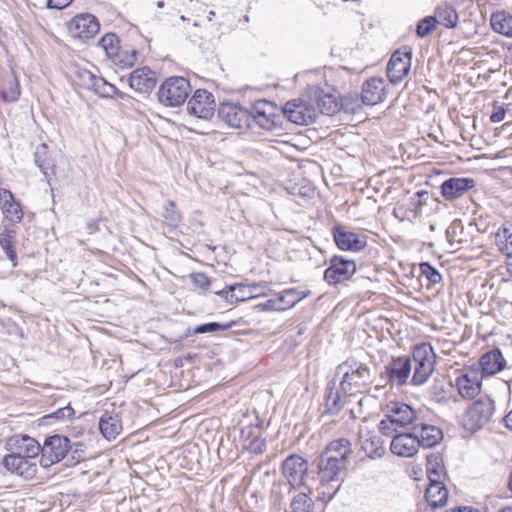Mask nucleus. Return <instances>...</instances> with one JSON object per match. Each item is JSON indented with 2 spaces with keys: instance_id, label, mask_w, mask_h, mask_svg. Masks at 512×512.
<instances>
[{
  "instance_id": "obj_1",
  "label": "nucleus",
  "mask_w": 512,
  "mask_h": 512,
  "mask_svg": "<svg viewBox=\"0 0 512 512\" xmlns=\"http://www.w3.org/2000/svg\"><path fill=\"white\" fill-rule=\"evenodd\" d=\"M351 452L350 441L339 438L331 441L317 457V475L323 489L330 483L339 482L347 474Z\"/></svg>"
},
{
  "instance_id": "obj_11",
  "label": "nucleus",
  "mask_w": 512,
  "mask_h": 512,
  "mask_svg": "<svg viewBox=\"0 0 512 512\" xmlns=\"http://www.w3.org/2000/svg\"><path fill=\"white\" fill-rule=\"evenodd\" d=\"M382 411L385 417L392 420L399 427H405L410 424H416L417 413L412 406L399 402L388 401L382 405Z\"/></svg>"
},
{
  "instance_id": "obj_52",
  "label": "nucleus",
  "mask_w": 512,
  "mask_h": 512,
  "mask_svg": "<svg viewBox=\"0 0 512 512\" xmlns=\"http://www.w3.org/2000/svg\"><path fill=\"white\" fill-rule=\"evenodd\" d=\"M399 426L392 422L391 419L385 417L379 423V430L383 435L391 436Z\"/></svg>"
},
{
  "instance_id": "obj_53",
  "label": "nucleus",
  "mask_w": 512,
  "mask_h": 512,
  "mask_svg": "<svg viewBox=\"0 0 512 512\" xmlns=\"http://www.w3.org/2000/svg\"><path fill=\"white\" fill-rule=\"evenodd\" d=\"M192 282L195 286L202 290L208 289L210 285L209 278L203 273H195L191 275Z\"/></svg>"
},
{
  "instance_id": "obj_58",
  "label": "nucleus",
  "mask_w": 512,
  "mask_h": 512,
  "mask_svg": "<svg viewBox=\"0 0 512 512\" xmlns=\"http://www.w3.org/2000/svg\"><path fill=\"white\" fill-rule=\"evenodd\" d=\"M72 0H48L47 6L54 9H63L67 7Z\"/></svg>"
},
{
  "instance_id": "obj_8",
  "label": "nucleus",
  "mask_w": 512,
  "mask_h": 512,
  "mask_svg": "<svg viewBox=\"0 0 512 512\" xmlns=\"http://www.w3.org/2000/svg\"><path fill=\"white\" fill-rule=\"evenodd\" d=\"M494 403L490 398H481L474 402L466 411L464 426L468 430L477 431L487 424L493 414Z\"/></svg>"
},
{
  "instance_id": "obj_14",
  "label": "nucleus",
  "mask_w": 512,
  "mask_h": 512,
  "mask_svg": "<svg viewBox=\"0 0 512 512\" xmlns=\"http://www.w3.org/2000/svg\"><path fill=\"white\" fill-rule=\"evenodd\" d=\"M68 30L73 38L85 41L92 38L99 31V23L92 14H80L69 22Z\"/></svg>"
},
{
  "instance_id": "obj_43",
  "label": "nucleus",
  "mask_w": 512,
  "mask_h": 512,
  "mask_svg": "<svg viewBox=\"0 0 512 512\" xmlns=\"http://www.w3.org/2000/svg\"><path fill=\"white\" fill-rule=\"evenodd\" d=\"M419 271L421 276H425L432 284H437L442 280L439 271L433 267L429 262H422L419 264Z\"/></svg>"
},
{
  "instance_id": "obj_25",
  "label": "nucleus",
  "mask_w": 512,
  "mask_h": 512,
  "mask_svg": "<svg viewBox=\"0 0 512 512\" xmlns=\"http://www.w3.org/2000/svg\"><path fill=\"white\" fill-rule=\"evenodd\" d=\"M0 208L4 218L11 223H18L23 218V211L13 194L7 189H0Z\"/></svg>"
},
{
  "instance_id": "obj_16",
  "label": "nucleus",
  "mask_w": 512,
  "mask_h": 512,
  "mask_svg": "<svg viewBox=\"0 0 512 512\" xmlns=\"http://www.w3.org/2000/svg\"><path fill=\"white\" fill-rule=\"evenodd\" d=\"M3 465L12 474L25 479L34 478L38 470L37 461L22 458L12 453L3 458Z\"/></svg>"
},
{
  "instance_id": "obj_5",
  "label": "nucleus",
  "mask_w": 512,
  "mask_h": 512,
  "mask_svg": "<svg viewBox=\"0 0 512 512\" xmlns=\"http://www.w3.org/2000/svg\"><path fill=\"white\" fill-rule=\"evenodd\" d=\"M190 83L180 76L167 78L158 89V99L165 106L175 107L184 103L190 93Z\"/></svg>"
},
{
  "instance_id": "obj_57",
  "label": "nucleus",
  "mask_w": 512,
  "mask_h": 512,
  "mask_svg": "<svg viewBox=\"0 0 512 512\" xmlns=\"http://www.w3.org/2000/svg\"><path fill=\"white\" fill-rule=\"evenodd\" d=\"M107 83L108 82L104 78L96 77L91 90H93L96 94L101 95L103 94V89Z\"/></svg>"
},
{
  "instance_id": "obj_46",
  "label": "nucleus",
  "mask_w": 512,
  "mask_h": 512,
  "mask_svg": "<svg viewBox=\"0 0 512 512\" xmlns=\"http://www.w3.org/2000/svg\"><path fill=\"white\" fill-rule=\"evenodd\" d=\"M76 75L79 85L85 89L91 90L97 76L85 69L78 70Z\"/></svg>"
},
{
  "instance_id": "obj_39",
  "label": "nucleus",
  "mask_w": 512,
  "mask_h": 512,
  "mask_svg": "<svg viewBox=\"0 0 512 512\" xmlns=\"http://www.w3.org/2000/svg\"><path fill=\"white\" fill-rule=\"evenodd\" d=\"M334 241L337 247L341 250L352 249V233L345 230V227L336 224L332 229Z\"/></svg>"
},
{
  "instance_id": "obj_23",
  "label": "nucleus",
  "mask_w": 512,
  "mask_h": 512,
  "mask_svg": "<svg viewBox=\"0 0 512 512\" xmlns=\"http://www.w3.org/2000/svg\"><path fill=\"white\" fill-rule=\"evenodd\" d=\"M483 376H493L506 367V360L499 348L484 353L479 359Z\"/></svg>"
},
{
  "instance_id": "obj_2",
  "label": "nucleus",
  "mask_w": 512,
  "mask_h": 512,
  "mask_svg": "<svg viewBox=\"0 0 512 512\" xmlns=\"http://www.w3.org/2000/svg\"><path fill=\"white\" fill-rule=\"evenodd\" d=\"M315 100L314 103L304 102L302 100L288 101L284 106V112L287 118L298 125H308L315 121L318 113L332 115L338 109V102L335 96L331 94H324L323 91L317 87L312 88L310 91V100Z\"/></svg>"
},
{
  "instance_id": "obj_13",
  "label": "nucleus",
  "mask_w": 512,
  "mask_h": 512,
  "mask_svg": "<svg viewBox=\"0 0 512 512\" xmlns=\"http://www.w3.org/2000/svg\"><path fill=\"white\" fill-rule=\"evenodd\" d=\"M283 474L292 489L304 484L308 472V462L299 455H290L283 462Z\"/></svg>"
},
{
  "instance_id": "obj_50",
  "label": "nucleus",
  "mask_w": 512,
  "mask_h": 512,
  "mask_svg": "<svg viewBox=\"0 0 512 512\" xmlns=\"http://www.w3.org/2000/svg\"><path fill=\"white\" fill-rule=\"evenodd\" d=\"M369 238L370 237L364 232H360V233L354 232V240H353L354 253L368 247L369 246L368 245Z\"/></svg>"
},
{
  "instance_id": "obj_48",
  "label": "nucleus",
  "mask_w": 512,
  "mask_h": 512,
  "mask_svg": "<svg viewBox=\"0 0 512 512\" xmlns=\"http://www.w3.org/2000/svg\"><path fill=\"white\" fill-rule=\"evenodd\" d=\"M267 442L266 439L260 436H254L249 443L246 445V448L255 454H261L266 450Z\"/></svg>"
},
{
  "instance_id": "obj_38",
  "label": "nucleus",
  "mask_w": 512,
  "mask_h": 512,
  "mask_svg": "<svg viewBox=\"0 0 512 512\" xmlns=\"http://www.w3.org/2000/svg\"><path fill=\"white\" fill-rule=\"evenodd\" d=\"M496 245L499 250L507 257H512V231L506 226H502L496 234Z\"/></svg>"
},
{
  "instance_id": "obj_59",
  "label": "nucleus",
  "mask_w": 512,
  "mask_h": 512,
  "mask_svg": "<svg viewBox=\"0 0 512 512\" xmlns=\"http://www.w3.org/2000/svg\"><path fill=\"white\" fill-rule=\"evenodd\" d=\"M233 291V285H227L222 290L216 291L215 294L224 298L225 301L230 304V296Z\"/></svg>"
},
{
  "instance_id": "obj_41",
  "label": "nucleus",
  "mask_w": 512,
  "mask_h": 512,
  "mask_svg": "<svg viewBox=\"0 0 512 512\" xmlns=\"http://www.w3.org/2000/svg\"><path fill=\"white\" fill-rule=\"evenodd\" d=\"M437 19L434 16H426L416 26V34L420 38L430 35L436 28Z\"/></svg>"
},
{
  "instance_id": "obj_35",
  "label": "nucleus",
  "mask_w": 512,
  "mask_h": 512,
  "mask_svg": "<svg viewBox=\"0 0 512 512\" xmlns=\"http://www.w3.org/2000/svg\"><path fill=\"white\" fill-rule=\"evenodd\" d=\"M285 512H315L314 501L306 493L293 496Z\"/></svg>"
},
{
  "instance_id": "obj_55",
  "label": "nucleus",
  "mask_w": 512,
  "mask_h": 512,
  "mask_svg": "<svg viewBox=\"0 0 512 512\" xmlns=\"http://www.w3.org/2000/svg\"><path fill=\"white\" fill-rule=\"evenodd\" d=\"M431 395L437 400L445 398L446 392L444 386L437 380H435L433 386L431 387Z\"/></svg>"
},
{
  "instance_id": "obj_17",
  "label": "nucleus",
  "mask_w": 512,
  "mask_h": 512,
  "mask_svg": "<svg viewBox=\"0 0 512 512\" xmlns=\"http://www.w3.org/2000/svg\"><path fill=\"white\" fill-rule=\"evenodd\" d=\"M475 184V180L472 178L451 177L442 183L441 195L447 201H454L473 189Z\"/></svg>"
},
{
  "instance_id": "obj_63",
  "label": "nucleus",
  "mask_w": 512,
  "mask_h": 512,
  "mask_svg": "<svg viewBox=\"0 0 512 512\" xmlns=\"http://www.w3.org/2000/svg\"><path fill=\"white\" fill-rule=\"evenodd\" d=\"M339 488H340V484H338V485L335 487V489H334V491H333L332 493H330L329 491L323 490V491H322V494H323V496L328 495V498H329V500H330V499L335 495V493L339 490Z\"/></svg>"
},
{
  "instance_id": "obj_36",
  "label": "nucleus",
  "mask_w": 512,
  "mask_h": 512,
  "mask_svg": "<svg viewBox=\"0 0 512 512\" xmlns=\"http://www.w3.org/2000/svg\"><path fill=\"white\" fill-rule=\"evenodd\" d=\"M426 470L429 482H433V480H436V482L442 481L443 463L439 454L431 453L426 456Z\"/></svg>"
},
{
  "instance_id": "obj_10",
  "label": "nucleus",
  "mask_w": 512,
  "mask_h": 512,
  "mask_svg": "<svg viewBox=\"0 0 512 512\" xmlns=\"http://www.w3.org/2000/svg\"><path fill=\"white\" fill-rule=\"evenodd\" d=\"M412 51L410 48L396 50L387 65V77L393 84L400 83L410 72Z\"/></svg>"
},
{
  "instance_id": "obj_45",
  "label": "nucleus",
  "mask_w": 512,
  "mask_h": 512,
  "mask_svg": "<svg viewBox=\"0 0 512 512\" xmlns=\"http://www.w3.org/2000/svg\"><path fill=\"white\" fill-rule=\"evenodd\" d=\"M46 148V145L43 144L35 152V164L44 175H47L48 170L51 168L50 163L46 159Z\"/></svg>"
},
{
  "instance_id": "obj_51",
  "label": "nucleus",
  "mask_w": 512,
  "mask_h": 512,
  "mask_svg": "<svg viewBox=\"0 0 512 512\" xmlns=\"http://www.w3.org/2000/svg\"><path fill=\"white\" fill-rule=\"evenodd\" d=\"M463 233V226L460 220H454L450 226L447 228L446 235L449 241H453L454 239H461L458 237V234Z\"/></svg>"
},
{
  "instance_id": "obj_60",
  "label": "nucleus",
  "mask_w": 512,
  "mask_h": 512,
  "mask_svg": "<svg viewBox=\"0 0 512 512\" xmlns=\"http://www.w3.org/2000/svg\"><path fill=\"white\" fill-rule=\"evenodd\" d=\"M116 94H118L117 88L108 82L105 85V88L103 89V94H101L100 96L101 97H113Z\"/></svg>"
},
{
  "instance_id": "obj_7",
  "label": "nucleus",
  "mask_w": 512,
  "mask_h": 512,
  "mask_svg": "<svg viewBox=\"0 0 512 512\" xmlns=\"http://www.w3.org/2000/svg\"><path fill=\"white\" fill-rule=\"evenodd\" d=\"M250 111V120L254 121L263 129L271 130L278 124L280 114L284 112V107L279 108L275 103L266 99H260L253 103Z\"/></svg>"
},
{
  "instance_id": "obj_61",
  "label": "nucleus",
  "mask_w": 512,
  "mask_h": 512,
  "mask_svg": "<svg viewBox=\"0 0 512 512\" xmlns=\"http://www.w3.org/2000/svg\"><path fill=\"white\" fill-rule=\"evenodd\" d=\"M506 427L512 431V410L505 416Z\"/></svg>"
},
{
  "instance_id": "obj_42",
  "label": "nucleus",
  "mask_w": 512,
  "mask_h": 512,
  "mask_svg": "<svg viewBox=\"0 0 512 512\" xmlns=\"http://www.w3.org/2000/svg\"><path fill=\"white\" fill-rule=\"evenodd\" d=\"M234 322H230L227 324H221L217 322H210L205 324H200L196 326L193 330L194 334H204V333H214L217 331H224L233 326Z\"/></svg>"
},
{
  "instance_id": "obj_19",
  "label": "nucleus",
  "mask_w": 512,
  "mask_h": 512,
  "mask_svg": "<svg viewBox=\"0 0 512 512\" xmlns=\"http://www.w3.org/2000/svg\"><path fill=\"white\" fill-rule=\"evenodd\" d=\"M419 447V440L414 432L395 435L390 445L391 452L401 457L414 456Z\"/></svg>"
},
{
  "instance_id": "obj_3",
  "label": "nucleus",
  "mask_w": 512,
  "mask_h": 512,
  "mask_svg": "<svg viewBox=\"0 0 512 512\" xmlns=\"http://www.w3.org/2000/svg\"><path fill=\"white\" fill-rule=\"evenodd\" d=\"M411 361L414 362V373L411 377V385L420 386L432 376L437 355L429 342L416 344L411 353Z\"/></svg>"
},
{
  "instance_id": "obj_56",
  "label": "nucleus",
  "mask_w": 512,
  "mask_h": 512,
  "mask_svg": "<svg viewBox=\"0 0 512 512\" xmlns=\"http://www.w3.org/2000/svg\"><path fill=\"white\" fill-rule=\"evenodd\" d=\"M506 115V111L503 107H498L494 110V112L490 115V121L493 123H499L504 120Z\"/></svg>"
},
{
  "instance_id": "obj_54",
  "label": "nucleus",
  "mask_w": 512,
  "mask_h": 512,
  "mask_svg": "<svg viewBox=\"0 0 512 512\" xmlns=\"http://www.w3.org/2000/svg\"><path fill=\"white\" fill-rule=\"evenodd\" d=\"M258 307L262 311H283L282 305L279 304L278 297L269 299L265 303L259 304Z\"/></svg>"
},
{
  "instance_id": "obj_18",
  "label": "nucleus",
  "mask_w": 512,
  "mask_h": 512,
  "mask_svg": "<svg viewBox=\"0 0 512 512\" xmlns=\"http://www.w3.org/2000/svg\"><path fill=\"white\" fill-rule=\"evenodd\" d=\"M385 97V86L382 78L372 77L363 83L360 94L363 105H377L383 102Z\"/></svg>"
},
{
  "instance_id": "obj_4",
  "label": "nucleus",
  "mask_w": 512,
  "mask_h": 512,
  "mask_svg": "<svg viewBox=\"0 0 512 512\" xmlns=\"http://www.w3.org/2000/svg\"><path fill=\"white\" fill-rule=\"evenodd\" d=\"M351 366L344 362L338 366L335 375V380L339 379L338 388H330L325 401V413L336 414L338 413L345 403L349 401L351 394L349 391L352 389V382L350 380Z\"/></svg>"
},
{
  "instance_id": "obj_31",
  "label": "nucleus",
  "mask_w": 512,
  "mask_h": 512,
  "mask_svg": "<svg viewBox=\"0 0 512 512\" xmlns=\"http://www.w3.org/2000/svg\"><path fill=\"white\" fill-rule=\"evenodd\" d=\"M309 294V291H299L295 288H290L280 292L277 297L279 304L282 305L283 311H285L295 307L297 303L308 297Z\"/></svg>"
},
{
  "instance_id": "obj_49",
  "label": "nucleus",
  "mask_w": 512,
  "mask_h": 512,
  "mask_svg": "<svg viewBox=\"0 0 512 512\" xmlns=\"http://www.w3.org/2000/svg\"><path fill=\"white\" fill-rule=\"evenodd\" d=\"M74 416V409L67 405L65 407L57 409L55 412L46 416V418L55 419L57 421H64L71 419Z\"/></svg>"
},
{
  "instance_id": "obj_24",
  "label": "nucleus",
  "mask_w": 512,
  "mask_h": 512,
  "mask_svg": "<svg viewBox=\"0 0 512 512\" xmlns=\"http://www.w3.org/2000/svg\"><path fill=\"white\" fill-rule=\"evenodd\" d=\"M456 386L459 394L464 399H473L481 391L482 380L477 372L466 373L456 378Z\"/></svg>"
},
{
  "instance_id": "obj_33",
  "label": "nucleus",
  "mask_w": 512,
  "mask_h": 512,
  "mask_svg": "<svg viewBox=\"0 0 512 512\" xmlns=\"http://www.w3.org/2000/svg\"><path fill=\"white\" fill-rule=\"evenodd\" d=\"M15 231L7 227L0 230V246L5 251L7 257L12 262V266L17 265V254L14 249Z\"/></svg>"
},
{
  "instance_id": "obj_47",
  "label": "nucleus",
  "mask_w": 512,
  "mask_h": 512,
  "mask_svg": "<svg viewBox=\"0 0 512 512\" xmlns=\"http://www.w3.org/2000/svg\"><path fill=\"white\" fill-rule=\"evenodd\" d=\"M164 218L171 225H176L180 221V215L175 209V204L172 201H168L164 206Z\"/></svg>"
},
{
  "instance_id": "obj_26",
  "label": "nucleus",
  "mask_w": 512,
  "mask_h": 512,
  "mask_svg": "<svg viewBox=\"0 0 512 512\" xmlns=\"http://www.w3.org/2000/svg\"><path fill=\"white\" fill-rule=\"evenodd\" d=\"M351 261L335 256L331 259V265L326 269L324 278L329 284H338L349 279L348 266Z\"/></svg>"
},
{
  "instance_id": "obj_6",
  "label": "nucleus",
  "mask_w": 512,
  "mask_h": 512,
  "mask_svg": "<svg viewBox=\"0 0 512 512\" xmlns=\"http://www.w3.org/2000/svg\"><path fill=\"white\" fill-rule=\"evenodd\" d=\"M72 448L73 446L66 436L55 434L46 437L44 444L41 446L40 465L44 468L50 467L52 464L64 459Z\"/></svg>"
},
{
  "instance_id": "obj_44",
  "label": "nucleus",
  "mask_w": 512,
  "mask_h": 512,
  "mask_svg": "<svg viewBox=\"0 0 512 512\" xmlns=\"http://www.w3.org/2000/svg\"><path fill=\"white\" fill-rule=\"evenodd\" d=\"M371 382V371L368 367L360 364L354 370V385L358 387H365Z\"/></svg>"
},
{
  "instance_id": "obj_20",
  "label": "nucleus",
  "mask_w": 512,
  "mask_h": 512,
  "mask_svg": "<svg viewBox=\"0 0 512 512\" xmlns=\"http://www.w3.org/2000/svg\"><path fill=\"white\" fill-rule=\"evenodd\" d=\"M156 85V76L148 67L135 69L129 77V86L139 93H149Z\"/></svg>"
},
{
  "instance_id": "obj_28",
  "label": "nucleus",
  "mask_w": 512,
  "mask_h": 512,
  "mask_svg": "<svg viewBox=\"0 0 512 512\" xmlns=\"http://www.w3.org/2000/svg\"><path fill=\"white\" fill-rule=\"evenodd\" d=\"M448 497V489L443 481L436 482V480H433V482H429V486L425 491V498L432 508H439L446 505Z\"/></svg>"
},
{
  "instance_id": "obj_22",
  "label": "nucleus",
  "mask_w": 512,
  "mask_h": 512,
  "mask_svg": "<svg viewBox=\"0 0 512 512\" xmlns=\"http://www.w3.org/2000/svg\"><path fill=\"white\" fill-rule=\"evenodd\" d=\"M99 45L105 51L107 57L111 59H118L119 62L124 63L126 66H133L137 59V51L132 50L131 54L127 57V59H123L120 57L119 52V39L114 33L105 34L99 42Z\"/></svg>"
},
{
  "instance_id": "obj_62",
  "label": "nucleus",
  "mask_w": 512,
  "mask_h": 512,
  "mask_svg": "<svg viewBox=\"0 0 512 512\" xmlns=\"http://www.w3.org/2000/svg\"><path fill=\"white\" fill-rule=\"evenodd\" d=\"M458 512H480V511L471 506H458Z\"/></svg>"
},
{
  "instance_id": "obj_27",
  "label": "nucleus",
  "mask_w": 512,
  "mask_h": 512,
  "mask_svg": "<svg viewBox=\"0 0 512 512\" xmlns=\"http://www.w3.org/2000/svg\"><path fill=\"white\" fill-rule=\"evenodd\" d=\"M13 445H15V451L11 453L22 458L37 461V457L41 453V445L29 436L15 439Z\"/></svg>"
},
{
  "instance_id": "obj_37",
  "label": "nucleus",
  "mask_w": 512,
  "mask_h": 512,
  "mask_svg": "<svg viewBox=\"0 0 512 512\" xmlns=\"http://www.w3.org/2000/svg\"><path fill=\"white\" fill-rule=\"evenodd\" d=\"M491 26L497 33L512 37V16L504 13L493 14L491 17Z\"/></svg>"
},
{
  "instance_id": "obj_40",
  "label": "nucleus",
  "mask_w": 512,
  "mask_h": 512,
  "mask_svg": "<svg viewBox=\"0 0 512 512\" xmlns=\"http://www.w3.org/2000/svg\"><path fill=\"white\" fill-rule=\"evenodd\" d=\"M0 96L5 102L16 101L20 96V86L15 76L6 79L5 86L0 92Z\"/></svg>"
},
{
  "instance_id": "obj_21",
  "label": "nucleus",
  "mask_w": 512,
  "mask_h": 512,
  "mask_svg": "<svg viewBox=\"0 0 512 512\" xmlns=\"http://www.w3.org/2000/svg\"><path fill=\"white\" fill-rule=\"evenodd\" d=\"M412 429L419 440L420 447L423 448H433L443 439L442 430L434 425L416 423Z\"/></svg>"
},
{
  "instance_id": "obj_32",
  "label": "nucleus",
  "mask_w": 512,
  "mask_h": 512,
  "mask_svg": "<svg viewBox=\"0 0 512 512\" xmlns=\"http://www.w3.org/2000/svg\"><path fill=\"white\" fill-rule=\"evenodd\" d=\"M258 284L245 285L242 283L233 284V291L230 296V305L244 302L256 297Z\"/></svg>"
},
{
  "instance_id": "obj_15",
  "label": "nucleus",
  "mask_w": 512,
  "mask_h": 512,
  "mask_svg": "<svg viewBox=\"0 0 512 512\" xmlns=\"http://www.w3.org/2000/svg\"><path fill=\"white\" fill-rule=\"evenodd\" d=\"M218 117L232 128L250 126V111L235 103H223L218 109Z\"/></svg>"
},
{
  "instance_id": "obj_12",
  "label": "nucleus",
  "mask_w": 512,
  "mask_h": 512,
  "mask_svg": "<svg viewBox=\"0 0 512 512\" xmlns=\"http://www.w3.org/2000/svg\"><path fill=\"white\" fill-rule=\"evenodd\" d=\"M187 111L197 118L210 119L215 111L213 95L207 90H196L187 103Z\"/></svg>"
},
{
  "instance_id": "obj_34",
  "label": "nucleus",
  "mask_w": 512,
  "mask_h": 512,
  "mask_svg": "<svg viewBox=\"0 0 512 512\" xmlns=\"http://www.w3.org/2000/svg\"><path fill=\"white\" fill-rule=\"evenodd\" d=\"M437 23L445 26L446 28H455L458 23V14L456 10L449 5H441L435 11Z\"/></svg>"
},
{
  "instance_id": "obj_29",
  "label": "nucleus",
  "mask_w": 512,
  "mask_h": 512,
  "mask_svg": "<svg viewBox=\"0 0 512 512\" xmlns=\"http://www.w3.org/2000/svg\"><path fill=\"white\" fill-rule=\"evenodd\" d=\"M99 430L107 440L115 439L122 430L121 420L118 415L104 413L99 420Z\"/></svg>"
},
{
  "instance_id": "obj_9",
  "label": "nucleus",
  "mask_w": 512,
  "mask_h": 512,
  "mask_svg": "<svg viewBox=\"0 0 512 512\" xmlns=\"http://www.w3.org/2000/svg\"><path fill=\"white\" fill-rule=\"evenodd\" d=\"M412 363L410 356L393 357L391 361L385 365V370L381 377L387 383L398 387L407 384L411 375Z\"/></svg>"
},
{
  "instance_id": "obj_30",
  "label": "nucleus",
  "mask_w": 512,
  "mask_h": 512,
  "mask_svg": "<svg viewBox=\"0 0 512 512\" xmlns=\"http://www.w3.org/2000/svg\"><path fill=\"white\" fill-rule=\"evenodd\" d=\"M361 449L368 458L375 459L381 458L385 449L382 440L376 435H368L365 437L362 433L359 436Z\"/></svg>"
},
{
  "instance_id": "obj_64",
  "label": "nucleus",
  "mask_w": 512,
  "mask_h": 512,
  "mask_svg": "<svg viewBox=\"0 0 512 512\" xmlns=\"http://www.w3.org/2000/svg\"><path fill=\"white\" fill-rule=\"evenodd\" d=\"M83 446H84V445H83L82 443H80V442L75 443V444H74L75 449H74V451H73V452H74V453H78L79 451H81V452H82V448H83Z\"/></svg>"
}]
</instances>
